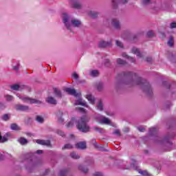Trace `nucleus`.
Here are the masks:
<instances>
[{
	"label": "nucleus",
	"instance_id": "f257e3e1",
	"mask_svg": "<svg viewBox=\"0 0 176 176\" xmlns=\"http://www.w3.org/2000/svg\"><path fill=\"white\" fill-rule=\"evenodd\" d=\"M63 23L65 24L67 30L72 31V27L79 28L82 26V22L79 19H72L68 14L63 13L62 15Z\"/></svg>",
	"mask_w": 176,
	"mask_h": 176
},
{
	"label": "nucleus",
	"instance_id": "f03ea898",
	"mask_svg": "<svg viewBox=\"0 0 176 176\" xmlns=\"http://www.w3.org/2000/svg\"><path fill=\"white\" fill-rule=\"evenodd\" d=\"M143 83L142 78L140 77L135 78L134 76H129L122 82H116V88L119 89V86L124 85L127 87H134V86H138Z\"/></svg>",
	"mask_w": 176,
	"mask_h": 176
},
{
	"label": "nucleus",
	"instance_id": "7ed1b4c3",
	"mask_svg": "<svg viewBox=\"0 0 176 176\" xmlns=\"http://www.w3.org/2000/svg\"><path fill=\"white\" fill-rule=\"evenodd\" d=\"M90 120V118L84 116L81 117L77 122L76 127L78 130L82 131V133H88L90 131V126L87 124Z\"/></svg>",
	"mask_w": 176,
	"mask_h": 176
},
{
	"label": "nucleus",
	"instance_id": "20e7f679",
	"mask_svg": "<svg viewBox=\"0 0 176 176\" xmlns=\"http://www.w3.org/2000/svg\"><path fill=\"white\" fill-rule=\"evenodd\" d=\"M17 96L19 97V98H20V100H22L23 102H26L27 104H37L38 105H41V104H42V101L37 99H32L30 97L21 96L19 95H17Z\"/></svg>",
	"mask_w": 176,
	"mask_h": 176
},
{
	"label": "nucleus",
	"instance_id": "39448f33",
	"mask_svg": "<svg viewBox=\"0 0 176 176\" xmlns=\"http://www.w3.org/2000/svg\"><path fill=\"white\" fill-rule=\"evenodd\" d=\"M96 119L100 124H111V120L103 116H97Z\"/></svg>",
	"mask_w": 176,
	"mask_h": 176
},
{
	"label": "nucleus",
	"instance_id": "423d86ee",
	"mask_svg": "<svg viewBox=\"0 0 176 176\" xmlns=\"http://www.w3.org/2000/svg\"><path fill=\"white\" fill-rule=\"evenodd\" d=\"M111 46H112V39L107 41L102 40L98 43V47L100 49H105V47H111Z\"/></svg>",
	"mask_w": 176,
	"mask_h": 176
},
{
	"label": "nucleus",
	"instance_id": "0eeeda50",
	"mask_svg": "<svg viewBox=\"0 0 176 176\" xmlns=\"http://www.w3.org/2000/svg\"><path fill=\"white\" fill-rule=\"evenodd\" d=\"M127 3H129V0H111V5L114 9H116L118 5H126Z\"/></svg>",
	"mask_w": 176,
	"mask_h": 176
},
{
	"label": "nucleus",
	"instance_id": "6e6552de",
	"mask_svg": "<svg viewBox=\"0 0 176 176\" xmlns=\"http://www.w3.org/2000/svg\"><path fill=\"white\" fill-rule=\"evenodd\" d=\"M65 91L69 94L70 96H74V97H80L82 96L80 92H77L76 90L72 88H65Z\"/></svg>",
	"mask_w": 176,
	"mask_h": 176
},
{
	"label": "nucleus",
	"instance_id": "1a4fd4ad",
	"mask_svg": "<svg viewBox=\"0 0 176 176\" xmlns=\"http://www.w3.org/2000/svg\"><path fill=\"white\" fill-rule=\"evenodd\" d=\"M111 25L115 28V30H120L122 28V26L120 25V21H119L116 19H111Z\"/></svg>",
	"mask_w": 176,
	"mask_h": 176
},
{
	"label": "nucleus",
	"instance_id": "9d476101",
	"mask_svg": "<svg viewBox=\"0 0 176 176\" xmlns=\"http://www.w3.org/2000/svg\"><path fill=\"white\" fill-rule=\"evenodd\" d=\"M45 101L48 104H51V105H57V100H56V98H54L53 96H48L45 99Z\"/></svg>",
	"mask_w": 176,
	"mask_h": 176
},
{
	"label": "nucleus",
	"instance_id": "9b49d317",
	"mask_svg": "<svg viewBox=\"0 0 176 176\" xmlns=\"http://www.w3.org/2000/svg\"><path fill=\"white\" fill-rule=\"evenodd\" d=\"M76 148L77 149H80L83 151L84 149H86L87 148L86 145V142H80L76 144Z\"/></svg>",
	"mask_w": 176,
	"mask_h": 176
},
{
	"label": "nucleus",
	"instance_id": "f8f14e48",
	"mask_svg": "<svg viewBox=\"0 0 176 176\" xmlns=\"http://www.w3.org/2000/svg\"><path fill=\"white\" fill-rule=\"evenodd\" d=\"M15 109L16 111H28V109H30V107L23 104H16L15 105Z\"/></svg>",
	"mask_w": 176,
	"mask_h": 176
},
{
	"label": "nucleus",
	"instance_id": "ddd939ff",
	"mask_svg": "<svg viewBox=\"0 0 176 176\" xmlns=\"http://www.w3.org/2000/svg\"><path fill=\"white\" fill-rule=\"evenodd\" d=\"M54 94L57 98H63V93L58 88H54Z\"/></svg>",
	"mask_w": 176,
	"mask_h": 176
},
{
	"label": "nucleus",
	"instance_id": "4468645a",
	"mask_svg": "<svg viewBox=\"0 0 176 176\" xmlns=\"http://www.w3.org/2000/svg\"><path fill=\"white\" fill-rule=\"evenodd\" d=\"M75 105H82V107H86L87 108H89L86 101L83 100L82 99H78L75 102Z\"/></svg>",
	"mask_w": 176,
	"mask_h": 176
},
{
	"label": "nucleus",
	"instance_id": "2eb2a0df",
	"mask_svg": "<svg viewBox=\"0 0 176 176\" xmlns=\"http://www.w3.org/2000/svg\"><path fill=\"white\" fill-rule=\"evenodd\" d=\"M36 142L37 144H39L40 145H45L46 146H50V140H36Z\"/></svg>",
	"mask_w": 176,
	"mask_h": 176
},
{
	"label": "nucleus",
	"instance_id": "dca6fc26",
	"mask_svg": "<svg viewBox=\"0 0 176 176\" xmlns=\"http://www.w3.org/2000/svg\"><path fill=\"white\" fill-rule=\"evenodd\" d=\"M87 14L88 16H89V17H91L92 19H97V17L100 16V13L95 11H89Z\"/></svg>",
	"mask_w": 176,
	"mask_h": 176
},
{
	"label": "nucleus",
	"instance_id": "f3484780",
	"mask_svg": "<svg viewBox=\"0 0 176 176\" xmlns=\"http://www.w3.org/2000/svg\"><path fill=\"white\" fill-rule=\"evenodd\" d=\"M73 6L75 9H82L83 8V3L80 1H76L74 3Z\"/></svg>",
	"mask_w": 176,
	"mask_h": 176
},
{
	"label": "nucleus",
	"instance_id": "a211bd4d",
	"mask_svg": "<svg viewBox=\"0 0 176 176\" xmlns=\"http://www.w3.org/2000/svg\"><path fill=\"white\" fill-rule=\"evenodd\" d=\"M78 168L81 173H83L84 174H87V173H89V169L82 165H78Z\"/></svg>",
	"mask_w": 176,
	"mask_h": 176
},
{
	"label": "nucleus",
	"instance_id": "6ab92c4d",
	"mask_svg": "<svg viewBox=\"0 0 176 176\" xmlns=\"http://www.w3.org/2000/svg\"><path fill=\"white\" fill-rule=\"evenodd\" d=\"M171 8V4L167 2H164L161 4V9L167 10Z\"/></svg>",
	"mask_w": 176,
	"mask_h": 176
},
{
	"label": "nucleus",
	"instance_id": "aec40b11",
	"mask_svg": "<svg viewBox=\"0 0 176 176\" xmlns=\"http://www.w3.org/2000/svg\"><path fill=\"white\" fill-rule=\"evenodd\" d=\"M131 52L133 53V54H137L138 57H142V54L140 53V50L136 47H133L131 49Z\"/></svg>",
	"mask_w": 176,
	"mask_h": 176
},
{
	"label": "nucleus",
	"instance_id": "412c9836",
	"mask_svg": "<svg viewBox=\"0 0 176 176\" xmlns=\"http://www.w3.org/2000/svg\"><path fill=\"white\" fill-rule=\"evenodd\" d=\"M86 98L90 102V104H94V103L96 102V99L94 98V96L91 95H87Z\"/></svg>",
	"mask_w": 176,
	"mask_h": 176
},
{
	"label": "nucleus",
	"instance_id": "4be33fe9",
	"mask_svg": "<svg viewBox=\"0 0 176 176\" xmlns=\"http://www.w3.org/2000/svg\"><path fill=\"white\" fill-rule=\"evenodd\" d=\"M70 157L74 160L80 159V156L78 154H77V153L75 151H73L70 153Z\"/></svg>",
	"mask_w": 176,
	"mask_h": 176
},
{
	"label": "nucleus",
	"instance_id": "5701e85b",
	"mask_svg": "<svg viewBox=\"0 0 176 176\" xmlns=\"http://www.w3.org/2000/svg\"><path fill=\"white\" fill-rule=\"evenodd\" d=\"M18 141L21 145H27L28 144V140L24 138H19Z\"/></svg>",
	"mask_w": 176,
	"mask_h": 176
},
{
	"label": "nucleus",
	"instance_id": "b1692460",
	"mask_svg": "<svg viewBox=\"0 0 176 176\" xmlns=\"http://www.w3.org/2000/svg\"><path fill=\"white\" fill-rule=\"evenodd\" d=\"M57 116L59 123H63V122H64V118H63V111H58L57 113Z\"/></svg>",
	"mask_w": 176,
	"mask_h": 176
},
{
	"label": "nucleus",
	"instance_id": "393cba45",
	"mask_svg": "<svg viewBox=\"0 0 176 176\" xmlns=\"http://www.w3.org/2000/svg\"><path fill=\"white\" fill-rule=\"evenodd\" d=\"M97 109L99 111H104V104H102V101L99 100L97 105Z\"/></svg>",
	"mask_w": 176,
	"mask_h": 176
},
{
	"label": "nucleus",
	"instance_id": "a878e982",
	"mask_svg": "<svg viewBox=\"0 0 176 176\" xmlns=\"http://www.w3.org/2000/svg\"><path fill=\"white\" fill-rule=\"evenodd\" d=\"M10 128L12 130H15L16 131L21 130V129L20 128V126H19V125H17V124H11Z\"/></svg>",
	"mask_w": 176,
	"mask_h": 176
},
{
	"label": "nucleus",
	"instance_id": "bb28decb",
	"mask_svg": "<svg viewBox=\"0 0 176 176\" xmlns=\"http://www.w3.org/2000/svg\"><path fill=\"white\" fill-rule=\"evenodd\" d=\"M116 45L118 47H120V49H123V47H124L123 43L119 40H116Z\"/></svg>",
	"mask_w": 176,
	"mask_h": 176
},
{
	"label": "nucleus",
	"instance_id": "cd10ccee",
	"mask_svg": "<svg viewBox=\"0 0 176 176\" xmlns=\"http://www.w3.org/2000/svg\"><path fill=\"white\" fill-rule=\"evenodd\" d=\"M93 129H94V130H95V131H98V133H105V129H104V128H100L98 126H94Z\"/></svg>",
	"mask_w": 176,
	"mask_h": 176
},
{
	"label": "nucleus",
	"instance_id": "c85d7f7f",
	"mask_svg": "<svg viewBox=\"0 0 176 176\" xmlns=\"http://www.w3.org/2000/svg\"><path fill=\"white\" fill-rule=\"evenodd\" d=\"M168 46H170V47H173V46H174V38H173V36H170L169 38V40L168 41Z\"/></svg>",
	"mask_w": 176,
	"mask_h": 176
},
{
	"label": "nucleus",
	"instance_id": "c756f323",
	"mask_svg": "<svg viewBox=\"0 0 176 176\" xmlns=\"http://www.w3.org/2000/svg\"><path fill=\"white\" fill-rule=\"evenodd\" d=\"M117 64H119L120 65H126V64H127V63H126V61L123 60V59H122V58H118Z\"/></svg>",
	"mask_w": 176,
	"mask_h": 176
},
{
	"label": "nucleus",
	"instance_id": "7c9ffc66",
	"mask_svg": "<svg viewBox=\"0 0 176 176\" xmlns=\"http://www.w3.org/2000/svg\"><path fill=\"white\" fill-rule=\"evenodd\" d=\"M11 89L12 90H21V86L19 85H14L11 86Z\"/></svg>",
	"mask_w": 176,
	"mask_h": 176
},
{
	"label": "nucleus",
	"instance_id": "2f4dec72",
	"mask_svg": "<svg viewBox=\"0 0 176 176\" xmlns=\"http://www.w3.org/2000/svg\"><path fill=\"white\" fill-rule=\"evenodd\" d=\"M36 120L38 123H43V122H45V120L43 119V118L42 116H36Z\"/></svg>",
	"mask_w": 176,
	"mask_h": 176
},
{
	"label": "nucleus",
	"instance_id": "473e14b6",
	"mask_svg": "<svg viewBox=\"0 0 176 176\" xmlns=\"http://www.w3.org/2000/svg\"><path fill=\"white\" fill-rule=\"evenodd\" d=\"M143 90L144 91L146 92L147 94H151V93H152V89L149 86H147L146 88H143Z\"/></svg>",
	"mask_w": 176,
	"mask_h": 176
},
{
	"label": "nucleus",
	"instance_id": "72a5a7b5",
	"mask_svg": "<svg viewBox=\"0 0 176 176\" xmlns=\"http://www.w3.org/2000/svg\"><path fill=\"white\" fill-rule=\"evenodd\" d=\"M142 3L144 6H146L148 5H151V0H142Z\"/></svg>",
	"mask_w": 176,
	"mask_h": 176
},
{
	"label": "nucleus",
	"instance_id": "f704fd0d",
	"mask_svg": "<svg viewBox=\"0 0 176 176\" xmlns=\"http://www.w3.org/2000/svg\"><path fill=\"white\" fill-rule=\"evenodd\" d=\"M72 148H74V146H72V144H67L62 148V149H72Z\"/></svg>",
	"mask_w": 176,
	"mask_h": 176
},
{
	"label": "nucleus",
	"instance_id": "c9c22d12",
	"mask_svg": "<svg viewBox=\"0 0 176 176\" xmlns=\"http://www.w3.org/2000/svg\"><path fill=\"white\" fill-rule=\"evenodd\" d=\"M96 87L98 90L100 91V90H102V88L104 87V84L102 82H99L97 84Z\"/></svg>",
	"mask_w": 176,
	"mask_h": 176
},
{
	"label": "nucleus",
	"instance_id": "e433bc0d",
	"mask_svg": "<svg viewBox=\"0 0 176 176\" xmlns=\"http://www.w3.org/2000/svg\"><path fill=\"white\" fill-rule=\"evenodd\" d=\"M91 76H98V71L97 70H92L90 72Z\"/></svg>",
	"mask_w": 176,
	"mask_h": 176
},
{
	"label": "nucleus",
	"instance_id": "4c0bfd02",
	"mask_svg": "<svg viewBox=\"0 0 176 176\" xmlns=\"http://www.w3.org/2000/svg\"><path fill=\"white\" fill-rule=\"evenodd\" d=\"M113 134L117 135L118 137H121L122 134L120 133V130L119 129H116L113 132Z\"/></svg>",
	"mask_w": 176,
	"mask_h": 176
},
{
	"label": "nucleus",
	"instance_id": "58836bf2",
	"mask_svg": "<svg viewBox=\"0 0 176 176\" xmlns=\"http://www.w3.org/2000/svg\"><path fill=\"white\" fill-rule=\"evenodd\" d=\"M147 36H148V38H153V36H155V33L153 31L150 30L147 32Z\"/></svg>",
	"mask_w": 176,
	"mask_h": 176
},
{
	"label": "nucleus",
	"instance_id": "ea45409f",
	"mask_svg": "<svg viewBox=\"0 0 176 176\" xmlns=\"http://www.w3.org/2000/svg\"><path fill=\"white\" fill-rule=\"evenodd\" d=\"M74 120H72L67 125L66 127H67V129H71V127H74Z\"/></svg>",
	"mask_w": 176,
	"mask_h": 176
},
{
	"label": "nucleus",
	"instance_id": "a19ab883",
	"mask_svg": "<svg viewBox=\"0 0 176 176\" xmlns=\"http://www.w3.org/2000/svg\"><path fill=\"white\" fill-rule=\"evenodd\" d=\"M6 101H13V96L10 95H6L5 96Z\"/></svg>",
	"mask_w": 176,
	"mask_h": 176
},
{
	"label": "nucleus",
	"instance_id": "79ce46f5",
	"mask_svg": "<svg viewBox=\"0 0 176 176\" xmlns=\"http://www.w3.org/2000/svg\"><path fill=\"white\" fill-rule=\"evenodd\" d=\"M139 174H141L142 175H148V172L146 170H142L140 169L138 170Z\"/></svg>",
	"mask_w": 176,
	"mask_h": 176
},
{
	"label": "nucleus",
	"instance_id": "37998d69",
	"mask_svg": "<svg viewBox=\"0 0 176 176\" xmlns=\"http://www.w3.org/2000/svg\"><path fill=\"white\" fill-rule=\"evenodd\" d=\"M10 116L9 114H5L3 116V120H9Z\"/></svg>",
	"mask_w": 176,
	"mask_h": 176
},
{
	"label": "nucleus",
	"instance_id": "c03bdc74",
	"mask_svg": "<svg viewBox=\"0 0 176 176\" xmlns=\"http://www.w3.org/2000/svg\"><path fill=\"white\" fill-rule=\"evenodd\" d=\"M104 65L106 67H110L111 66V60H109V59H107L104 61Z\"/></svg>",
	"mask_w": 176,
	"mask_h": 176
},
{
	"label": "nucleus",
	"instance_id": "a18cd8bd",
	"mask_svg": "<svg viewBox=\"0 0 176 176\" xmlns=\"http://www.w3.org/2000/svg\"><path fill=\"white\" fill-rule=\"evenodd\" d=\"M145 61H146V63H151L153 61V58H152V57H147L146 58Z\"/></svg>",
	"mask_w": 176,
	"mask_h": 176
},
{
	"label": "nucleus",
	"instance_id": "49530a36",
	"mask_svg": "<svg viewBox=\"0 0 176 176\" xmlns=\"http://www.w3.org/2000/svg\"><path fill=\"white\" fill-rule=\"evenodd\" d=\"M77 111H78V112H82V113H86V110L82 107L77 108Z\"/></svg>",
	"mask_w": 176,
	"mask_h": 176
},
{
	"label": "nucleus",
	"instance_id": "de8ad7c7",
	"mask_svg": "<svg viewBox=\"0 0 176 176\" xmlns=\"http://www.w3.org/2000/svg\"><path fill=\"white\" fill-rule=\"evenodd\" d=\"M65 174H67V170H60L59 173L60 176H65Z\"/></svg>",
	"mask_w": 176,
	"mask_h": 176
},
{
	"label": "nucleus",
	"instance_id": "09e8293b",
	"mask_svg": "<svg viewBox=\"0 0 176 176\" xmlns=\"http://www.w3.org/2000/svg\"><path fill=\"white\" fill-rule=\"evenodd\" d=\"M19 67H20V63H18V65L13 66V69H14V71H19Z\"/></svg>",
	"mask_w": 176,
	"mask_h": 176
},
{
	"label": "nucleus",
	"instance_id": "8fccbe9b",
	"mask_svg": "<svg viewBox=\"0 0 176 176\" xmlns=\"http://www.w3.org/2000/svg\"><path fill=\"white\" fill-rule=\"evenodd\" d=\"M156 131V128H150L149 129V132L151 133V134H153V133H155Z\"/></svg>",
	"mask_w": 176,
	"mask_h": 176
},
{
	"label": "nucleus",
	"instance_id": "3c124183",
	"mask_svg": "<svg viewBox=\"0 0 176 176\" xmlns=\"http://www.w3.org/2000/svg\"><path fill=\"white\" fill-rule=\"evenodd\" d=\"M128 60H129L131 63H135V59L131 56L128 57Z\"/></svg>",
	"mask_w": 176,
	"mask_h": 176
},
{
	"label": "nucleus",
	"instance_id": "603ef678",
	"mask_svg": "<svg viewBox=\"0 0 176 176\" xmlns=\"http://www.w3.org/2000/svg\"><path fill=\"white\" fill-rule=\"evenodd\" d=\"M170 28H176V23L175 22H173L170 23Z\"/></svg>",
	"mask_w": 176,
	"mask_h": 176
},
{
	"label": "nucleus",
	"instance_id": "864d4df0",
	"mask_svg": "<svg viewBox=\"0 0 176 176\" xmlns=\"http://www.w3.org/2000/svg\"><path fill=\"white\" fill-rule=\"evenodd\" d=\"M5 108H6V106L3 103L0 102V109H5Z\"/></svg>",
	"mask_w": 176,
	"mask_h": 176
},
{
	"label": "nucleus",
	"instance_id": "5fc2aeb1",
	"mask_svg": "<svg viewBox=\"0 0 176 176\" xmlns=\"http://www.w3.org/2000/svg\"><path fill=\"white\" fill-rule=\"evenodd\" d=\"M122 56L124 57V58H129V57H130L129 56V55H127V54H126V52H123L122 54Z\"/></svg>",
	"mask_w": 176,
	"mask_h": 176
},
{
	"label": "nucleus",
	"instance_id": "6e6d98bb",
	"mask_svg": "<svg viewBox=\"0 0 176 176\" xmlns=\"http://www.w3.org/2000/svg\"><path fill=\"white\" fill-rule=\"evenodd\" d=\"M57 133L59 135H61V137H64V132H63L62 131H58Z\"/></svg>",
	"mask_w": 176,
	"mask_h": 176
},
{
	"label": "nucleus",
	"instance_id": "4d7b16f0",
	"mask_svg": "<svg viewBox=\"0 0 176 176\" xmlns=\"http://www.w3.org/2000/svg\"><path fill=\"white\" fill-rule=\"evenodd\" d=\"M94 176H102V173H99V172H96V173L94 174Z\"/></svg>",
	"mask_w": 176,
	"mask_h": 176
},
{
	"label": "nucleus",
	"instance_id": "13d9d810",
	"mask_svg": "<svg viewBox=\"0 0 176 176\" xmlns=\"http://www.w3.org/2000/svg\"><path fill=\"white\" fill-rule=\"evenodd\" d=\"M73 77L74 78V79H78V78H79V76H78V74L76 73H74L73 74Z\"/></svg>",
	"mask_w": 176,
	"mask_h": 176
},
{
	"label": "nucleus",
	"instance_id": "bf43d9fd",
	"mask_svg": "<svg viewBox=\"0 0 176 176\" xmlns=\"http://www.w3.org/2000/svg\"><path fill=\"white\" fill-rule=\"evenodd\" d=\"M138 130H139V131L144 133V131H145V128H139Z\"/></svg>",
	"mask_w": 176,
	"mask_h": 176
},
{
	"label": "nucleus",
	"instance_id": "052dcab7",
	"mask_svg": "<svg viewBox=\"0 0 176 176\" xmlns=\"http://www.w3.org/2000/svg\"><path fill=\"white\" fill-rule=\"evenodd\" d=\"M6 157L10 159V157H12V154L6 153Z\"/></svg>",
	"mask_w": 176,
	"mask_h": 176
},
{
	"label": "nucleus",
	"instance_id": "680f3d73",
	"mask_svg": "<svg viewBox=\"0 0 176 176\" xmlns=\"http://www.w3.org/2000/svg\"><path fill=\"white\" fill-rule=\"evenodd\" d=\"M36 153H43V151L42 150H38L36 151Z\"/></svg>",
	"mask_w": 176,
	"mask_h": 176
},
{
	"label": "nucleus",
	"instance_id": "e2e57ef3",
	"mask_svg": "<svg viewBox=\"0 0 176 176\" xmlns=\"http://www.w3.org/2000/svg\"><path fill=\"white\" fill-rule=\"evenodd\" d=\"M92 144H93L94 145H96V144H97V142L96 141V140H92Z\"/></svg>",
	"mask_w": 176,
	"mask_h": 176
},
{
	"label": "nucleus",
	"instance_id": "0e129e2a",
	"mask_svg": "<svg viewBox=\"0 0 176 176\" xmlns=\"http://www.w3.org/2000/svg\"><path fill=\"white\" fill-rule=\"evenodd\" d=\"M124 133H128L129 131V128H125L124 130Z\"/></svg>",
	"mask_w": 176,
	"mask_h": 176
},
{
	"label": "nucleus",
	"instance_id": "69168bd1",
	"mask_svg": "<svg viewBox=\"0 0 176 176\" xmlns=\"http://www.w3.org/2000/svg\"><path fill=\"white\" fill-rule=\"evenodd\" d=\"M71 138H72V137H74V135H70Z\"/></svg>",
	"mask_w": 176,
	"mask_h": 176
},
{
	"label": "nucleus",
	"instance_id": "338daca9",
	"mask_svg": "<svg viewBox=\"0 0 176 176\" xmlns=\"http://www.w3.org/2000/svg\"><path fill=\"white\" fill-rule=\"evenodd\" d=\"M1 153H0V159H1Z\"/></svg>",
	"mask_w": 176,
	"mask_h": 176
}]
</instances>
